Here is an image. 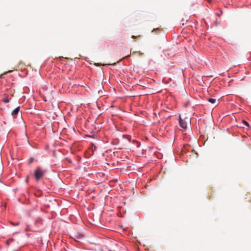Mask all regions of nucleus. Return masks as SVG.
<instances>
[{"instance_id": "2eb2a0df", "label": "nucleus", "mask_w": 251, "mask_h": 251, "mask_svg": "<svg viewBox=\"0 0 251 251\" xmlns=\"http://www.w3.org/2000/svg\"><path fill=\"white\" fill-rule=\"evenodd\" d=\"M95 65L97 66H100V64L99 63H95Z\"/></svg>"}, {"instance_id": "20e7f679", "label": "nucleus", "mask_w": 251, "mask_h": 251, "mask_svg": "<svg viewBox=\"0 0 251 251\" xmlns=\"http://www.w3.org/2000/svg\"><path fill=\"white\" fill-rule=\"evenodd\" d=\"M20 107H18L17 108H16L12 112V115L13 116H15V115H16L20 111Z\"/></svg>"}, {"instance_id": "9d476101", "label": "nucleus", "mask_w": 251, "mask_h": 251, "mask_svg": "<svg viewBox=\"0 0 251 251\" xmlns=\"http://www.w3.org/2000/svg\"><path fill=\"white\" fill-rule=\"evenodd\" d=\"M4 101L5 103H7V102H8L9 101V99H5V100H4Z\"/></svg>"}, {"instance_id": "ddd939ff", "label": "nucleus", "mask_w": 251, "mask_h": 251, "mask_svg": "<svg viewBox=\"0 0 251 251\" xmlns=\"http://www.w3.org/2000/svg\"><path fill=\"white\" fill-rule=\"evenodd\" d=\"M138 36H135L134 35H132L131 38H133V39H135L136 38H137Z\"/></svg>"}, {"instance_id": "dca6fc26", "label": "nucleus", "mask_w": 251, "mask_h": 251, "mask_svg": "<svg viewBox=\"0 0 251 251\" xmlns=\"http://www.w3.org/2000/svg\"><path fill=\"white\" fill-rule=\"evenodd\" d=\"M12 71H8V72H7V73H10V72H11Z\"/></svg>"}, {"instance_id": "0eeeda50", "label": "nucleus", "mask_w": 251, "mask_h": 251, "mask_svg": "<svg viewBox=\"0 0 251 251\" xmlns=\"http://www.w3.org/2000/svg\"><path fill=\"white\" fill-rule=\"evenodd\" d=\"M242 122L247 126H248V127L249 126V125L247 121H246L245 120H243Z\"/></svg>"}, {"instance_id": "4468645a", "label": "nucleus", "mask_w": 251, "mask_h": 251, "mask_svg": "<svg viewBox=\"0 0 251 251\" xmlns=\"http://www.w3.org/2000/svg\"><path fill=\"white\" fill-rule=\"evenodd\" d=\"M108 65H115L116 64V63L115 62V63H112V64L108 63Z\"/></svg>"}, {"instance_id": "f03ea898", "label": "nucleus", "mask_w": 251, "mask_h": 251, "mask_svg": "<svg viewBox=\"0 0 251 251\" xmlns=\"http://www.w3.org/2000/svg\"><path fill=\"white\" fill-rule=\"evenodd\" d=\"M179 123L180 126L183 128H186L187 127L186 123L179 116Z\"/></svg>"}, {"instance_id": "7ed1b4c3", "label": "nucleus", "mask_w": 251, "mask_h": 251, "mask_svg": "<svg viewBox=\"0 0 251 251\" xmlns=\"http://www.w3.org/2000/svg\"><path fill=\"white\" fill-rule=\"evenodd\" d=\"M83 237V236L82 234L77 233L74 235V239L76 241L79 242V240L82 239Z\"/></svg>"}, {"instance_id": "f3484780", "label": "nucleus", "mask_w": 251, "mask_h": 251, "mask_svg": "<svg viewBox=\"0 0 251 251\" xmlns=\"http://www.w3.org/2000/svg\"><path fill=\"white\" fill-rule=\"evenodd\" d=\"M26 182H27V181H28V179H27V178L26 179Z\"/></svg>"}, {"instance_id": "39448f33", "label": "nucleus", "mask_w": 251, "mask_h": 251, "mask_svg": "<svg viewBox=\"0 0 251 251\" xmlns=\"http://www.w3.org/2000/svg\"><path fill=\"white\" fill-rule=\"evenodd\" d=\"M245 200H246L247 201H249L250 202L251 201V196H250V194H246V197H245Z\"/></svg>"}, {"instance_id": "f8f14e48", "label": "nucleus", "mask_w": 251, "mask_h": 251, "mask_svg": "<svg viewBox=\"0 0 251 251\" xmlns=\"http://www.w3.org/2000/svg\"><path fill=\"white\" fill-rule=\"evenodd\" d=\"M11 224H12L13 226H17L19 225V223H17L16 224H14L13 223H11Z\"/></svg>"}, {"instance_id": "9b49d317", "label": "nucleus", "mask_w": 251, "mask_h": 251, "mask_svg": "<svg viewBox=\"0 0 251 251\" xmlns=\"http://www.w3.org/2000/svg\"><path fill=\"white\" fill-rule=\"evenodd\" d=\"M33 160V158H31L29 160V164L31 163Z\"/></svg>"}, {"instance_id": "6e6552de", "label": "nucleus", "mask_w": 251, "mask_h": 251, "mask_svg": "<svg viewBox=\"0 0 251 251\" xmlns=\"http://www.w3.org/2000/svg\"><path fill=\"white\" fill-rule=\"evenodd\" d=\"M13 241H14V240L13 239H10L7 241V244H9L11 242H12Z\"/></svg>"}, {"instance_id": "f257e3e1", "label": "nucleus", "mask_w": 251, "mask_h": 251, "mask_svg": "<svg viewBox=\"0 0 251 251\" xmlns=\"http://www.w3.org/2000/svg\"><path fill=\"white\" fill-rule=\"evenodd\" d=\"M46 172V170H43L40 167H38L34 173L36 180L39 181L44 176Z\"/></svg>"}, {"instance_id": "423d86ee", "label": "nucleus", "mask_w": 251, "mask_h": 251, "mask_svg": "<svg viewBox=\"0 0 251 251\" xmlns=\"http://www.w3.org/2000/svg\"><path fill=\"white\" fill-rule=\"evenodd\" d=\"M208 101L212 103H215L216 100L215 99H213V98H209L208 99Z\"/></svg>"}, {"instance_id": "1a4fd4ad", "label": "nucleus", "mask_w": 251, "mask_h": 251, "mask_svg": "<svg viewBox=\"0 0 251 251\" xmlns=\"http://www.w3.org/2000/svg\"><path fill=\"white\" fill-rule=\"evenodd\" d=\"M156 30H158V31H159L160 30H159V28H154V29L152 30V32H154V31H156Z\"/></svg>"}]
</instances>
